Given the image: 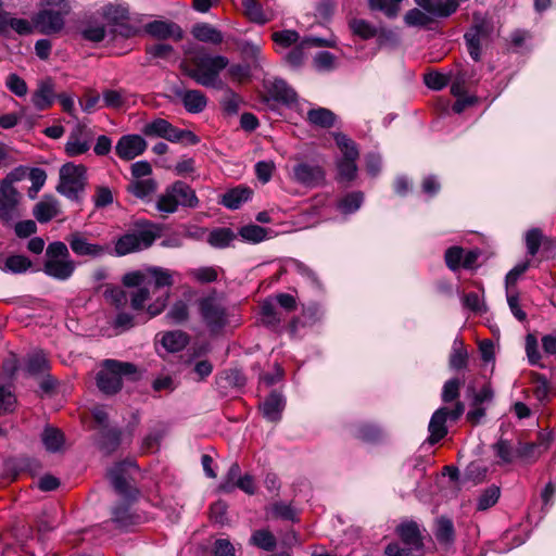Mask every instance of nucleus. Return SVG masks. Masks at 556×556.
I'll return each mask as SVG.
<instances>
[{
    "mask_svg": "<svg viewBox=\"0 0 556 556\" xmlns=\"http://www.w3.org/2000/svg\"><path fill=\"white\" fill-rule=\"evenodd\" d=\"M193 67H186L185 73L197 84L204 87H217L219 74L228 67L229 60L224 55L199 52L191 60Z\"/></svg>",
    "mask_w": 556,
    "mask_h": 556,
    "instance_id": "nucleus-1",
    "label": "nucleus"
},
{
    "mask_svg": "<svg viewBox=\"0 0 556 556\" xmlns=\"http://www.w3.org/2000/svg\"><path fill=\"white\" fill-rule=\"evenodd\" d=\"M140 376V369L132 363L105 359L97 375V386L105 394H115L122 389L123 377L137 380Z\"/></svg>",
    "mask_w": 556,
    "mask_h": 556,
    "instance_id": "nucleus-2",
    "label": "nucleus"
},
{
    "mask_svg": "<svg viewBox=\"0 0 556 556\" xmlns=\"http://www.w3.org/2000/svg\"><path fill=\"white\" fill-rule=\"evenodd\" d=\"M76 268L75 261L71 257L65 242H51L46 250L43 271L58 280H67Z\"/></svg>",
    "mask_w": 556,
    "mask_h": 556,
    "instance_id": "nucleus-3",
    "label": "nucleus"
},
{
    "mask_svg": "<svg viewBox=\"0 0 556 556\" xmlns=\"http://www.w3.org/2000/svg\"><path fill=\"white\" fill-rule=\"evenodd\" d=\"M70 11L66 0H46L33 17L34 25L41 34H56L63 29Z\"/></svg>",
    "mask_w": 556,
    "mask_h": 556,
    "instance_id": "nucleus-4",
    "label": "nucleus"
},
{
    "mask_svg": "<svg viewBox=\"0 0 556 556\" xmlns=\"http://www.w3.org/2000/svg\"><path fill=\"white\" fill-rule=\"evenodd\" d=\"M333 138L341 152V156L336 162L338 170L337 180L339 182H351L357 176L356 161L359 155L357 146L342 132H333Z\"/></svg>",
    "mask_w": 556,
    "mask_h": 556,
    "instance_id": "nucleus-5",
    "label": "nucleus"
},
{
    "mask_svg": "<svg viewBox=\"0 0 556 556\" xmlns=\"http://www.w3.org/2000/svg\"><path fill=\"white\" fill-rule=\"evenodd\" d=\"M86 172V167L80 164L70 162L62 165L56 191L71 200H78L87 184Z\"/></svg>",
    "mask_w": 556,
    "mask_h": 556,
    "instance_id": "nucleus-6",
    "label": "nucleus"
},
{
    "mask_svg": "<svg viewBox=\"0 0 556 556\" xmlns=\"http://www.w3.org/2000/svg\"><path fill=\"white\" fill-rule=\"evenodd\" d=\"M138 466L134 460L115 464L109 471L110 481L118 495L125 500H136L138 490L131 484Z\"/></svg>",
    "mask_w": 556,
    "mask_h": 556,
    "instance_id": "nucleus-7",
    "label": "nucleus"
},
{
    "mask_svg": "<svg viewBox=\"0 0 556 556\" xmlns=\"http://www.w3.org/2000/svg\"><path fill=\"white\" fill-rule=\"evenodd\" d=\"M492 33L493 24L489 20L475 14L472 26L464 35L468 53L473 61L481 60L482 47L489 43Z\"/></svg>",
    "mask_w": 556,
    "mask_h": 556,
    "instance_id": "nucleus-8",
    "label": "nucleus"
},
{
    "mask_svg": "<svg viewBox=\"0 0 556 556\" xmlns=\"http://www.w3.org/2000/svg\"><path fill=\"white\" fill-rule=\"evenodd\" d=\"M465 412L464 403L457 401L453 409L447 407L438 408L431 416L428 431L430 433L428 442L435 444L447 434V419L456 421Z\"/></svg>",
    "mask_w": 556,
    "mask_h": 556,
    "instance_id": "nucleus-9",
    "label": "nucleus"
},
{
    "mask_svg": "<svg viewBox=\"0 0 556 556\" xmlns=\"http://www.w3.org/2000/svg\"><path fill=\"white\" fill-rule=\"evenodd\" d=\"M150 294L151 283H144V286L129 291L128 298L130 302V307L134 311L146 309L150 317L157 316L165 309L167 305L169 299V291H165L162 295L157 296L153 303L146 306V302L150 299Z\"/></svg>",
    "mask_w": 556,
    "mask_h": 556,
    "instance_id": "nucleus-10",
    "label": "nucleus"
},
{
    "mask_svg": "<svg viewBox=\"0 0 556 556\" xmlns=\"http://www.w3.org/2000/svg\"><path fill=\"white\" fill-rule=\"evenodd\" d=\"M199 309L203 321L213 331L222 329L228 323L227 309L214 294L201 299Z\"/></svg>",
    "mask_w": 556,
    "mask_h": 556,
    "instance_id": "nucleus-11",
    "label": "nucleus"
},
{
    "mask_svg": "<svg viewBox=\"0 0 556 556\" xmlns=\"http://www.w3.org/2000/svg\"><path fill=\"white\" fill-rule=\"evenodd\" d=\"M65 240L72 252L77 256L99 258L111 254L110 245L90 242L88 235L83 231L71 232L66 236Z\"/></svg>",
    "mask_w": 556,
    "mask_h": 556,
    "instance_id": "nucleus-12",
    "label": "nucleus"
},
{
    "mask_svg": "<svg viewBox=\"0 0 556 556\" xmlns=\"http://www.w3.org/2000/svg\"><path fill=\"white\" fill-rule=\"evenodd\" d=\"M155 240V235L144 230L134 233H126L115 242L114 252L117 256H124L129 253L148 249Z\"/></svg>",
    "mask_w": 556,
    "mask_h": 556,
    "instance_id": "nucleus-13",
    "label": "nucleus"
},
{
    "mask_svg": "<svg viewBox=\"0 0 556 556\" xmlns=\"http://www.w3.org/2000/svg\"><path fill=\"white\" fill-rule=\"evenodd\" d=\"M21 194L14 186L11 185L10 179H3L0 182V220L10 223L18 214V203Z\"/></svg>",
    "mask_w": 556,
    "mask_h": 556,
    "instance_id": "nucleus-14",
    "label": "nucleus"
},
{
    "mask_svg": "<svg viewBox=\"0 0 556 556\" xmlns=\"http://www.w3.org/2000/svg\"><path fill=\"white\" fill-rule=\"evenodd\" d=\"M326 173L317 164L301 162L293 167V179L305 187H317L325 182Z\"/></svg>",
    "mask_w": 556,
    "mask_h": 556,
    "instance_id": "nucleus-15",
    "label": "nucleus"
},
{
    "mask_svg": "<svg viewBox=\"0 0 556 556\" xmlns=\"http://www.w3.org/2000/svg\"><path fill=\"white\" fill-rule=\"evenodd\" d=\"M396 533L414 556L421 555L424 542L419 526L415 521L402 522L397 526Z\"/></svg>",
    "mask_w": 556,
    "mask_h": 556,
    "instance_id": "nucleus-16",
    "label": "nucleus"
},
{
    "mask_svg": "<svg viewBox=\"0 0 556 556\" xmlns=\"http://www.w3.org/2000/svg\"><path fill=\"white\" fill-rule=\"evenodd\" d=\"M90 149V137L85 125L77 124L67 137L65 153L70 157L78 156Z\"/></svg>",
    "mask_w": 556,
    "mask_h": 556,
    "instance_id": "nucleus-17",
    "label": "nucleus"
},
{
    "mask_svg": "<svg viewBox=\"0 0 556 556\" xmlns=\"http://www.w3.org/2000/svg\"><path fill=\"white\" fill-rule=\"evenodd\" d=\"M147 149V141L139 135H125L119 138L115 147L116 154L122 160H132L141 155Z\"/></svg>",
    "mask_w": 556,
    "mask_h": 556,
    "instance_id": "nucleus-18",
    "label": "nucleus"
},
{
    "mask_svg": "<svg viewBox=\"0 0 556 556\" xmlns=\"http://www.w3.org/2000/svg\"><path fill=\"white\" fill-rule=\"evenodd\" d=\"M333 45L323 38L318 37H306L302 39L287 55L285 56L286 62L294 68L300 67L305 59V49L311 47H332Z\"/></svg>",
    "mask_w": 556,
    "mask_h": 556,
    "instance_id": "nucleus-19",
    "label": "nucleus"
},
{
    "mask_svg": "<svg viewBox=\"0 0 556 556\" xmlns=\"http://www.w3.org/2000/svg\"><path fill=\"white\" fill-rule=\"evenodd\" d=\"M147 34L157 39H182L184 31L179 25L169 21H153L144 26Z\"/></svg>",
    "mask_w": 556,
    "mask_h": 556,
    "instance_id": "nucleus-20",
    "label": "nucleus"
},
{
    "mask_svg": "<svg viewBox=\"0 0 556 556\" xmlns=\"http://www.w3.org/2000/svg\"><path fill=\"white\" fill-rule=\"evenodd\" d=\"M549 435L540 434L539 443H519L516 447V458H520L522 462L531 464L539 459L543 452L548 448Z\"/></svg>",
    "mask_w": 556,
    "mask_h": 556,
    "instance_id": "nucleus-21",
    "label": "nucleus"
},
{
    "mask_svg": "<svg viewBox=\"0 0 556 556\" xmlns=\"http://www.w3.org/2000/svg\"><path fill=\"white\" fill-rule=\"evenodd\" d=\"M415 3L434 17H447L457 8V0H414Z\"/></svg>",
    "mask_w": 556,
    "mask_h": 556,
    "instance_id": "nucleus-22",
    "label": "nucleus"
},
{
    "mask_svg": "<svg viewBox=\"0 0 556 556\" xmlns=\"http://www.w3.org/2000/svg\"><path fill=\"white\" fill-rule=\"evenodd\" d=\"M268 94L276 101L291 104L296 100L295 91L280 78H275L265 83Z\"/></svg>",
    "mask_w": 556,
    "mask_h": 556,
    "instance_id": "nucleus-23",
    "label": "nucleus"
},
{
    "mask_svg": "<svg viewBox=\"0 0 556 556\" xmlns=\"http://www.w3.org/2000/svg\"><path fill=\"white\" fill-rule=\"evenodd\" d=\"M176 96L181 100L187 112L197 114L202 112L207 104L205 94L200 90H176Z\"/></svg>",
    "mask_w": 556,
    "mask_h": 556,
    "instance_id": "nucleus-24",
    "label": "nucleus"
},
{
    "mask_svg": "<svg viewBox=\"0 0 556 556\" xmlns=\"http://www.w3.org/2000/svg\"><path fill=\"white\" fill-rule=\"evenodd\" d=\"M54 99V84L51 78H46L38 84L31 101L38 110H46L53 104Z\"/></svg>",
    "mask_w": 556,
    "mask_h": 556,
    "instance_id": "nucleus-25",
    "label": "nucleus"
},
{
    "mask_svg": "<svg viewBox=\"0 0 556 556\" xmlns=\"http://www.w3.org/2000/svg\"><path fill=\"white\" fill-rule=\"evenodd\" d=\"M60 213L59 202L51 195H45L34 207L33 214L39 223H48Z\"/></svg>",
    "mask_w": 556,
    "mask_h": 556,
    "instance_id": "nucleus-26",
    "label": "nucleus"
},
{
    "mask_svg": "<svg viewBox=\"0 0 556 556\" xmlns=\"http://www.w3.org/2000/svg\"><path fill=\"white\" fill-rule=\"evenodd\" d=\"M285 407L282 395L276 391L271 392L261 404L263 416L269 421H277L281 417Z\"/></svg>",
    "mask_w": 556,
    "mask_h": 556,
    "instance_id": "nucleus-27",
    "label": "nucleus"
},
{
    "mask_svg": "<svg viewBox=\"0 0 556 556\" xmlns=\"http://www.w3.org/2000/svg\"><path fill=\"white\" fill-rule=\"evenodd\" d=\"M251 195L252 190L249 187L238 186L224 193L220 203L229 210H237L249 201Z\"/></svg>",
    "mask_w": 556,
    "mask_h": 556,
    "instance_id": "nucleus-28",
    "label": "nucleus"
},
{
    "mask_svg": "<svg viewBox=\"0 0 556 556\" xmlns=\"http://www.w3.org/2000/svg\"><path fill=\"white\" fill-rule=\"evenodd\" d=\"M129 501L115 505L112 508V521L117 528L125 529L137 522L138 517L130 511Z\"/></svg>",
    "mask_w": 556,
    "mask_h": 556,
    "instance_id": "nucleus-29",
    "label": "nucleus"
},
{
    "mask_svg": "<svg viewBox=\"0 0 556 556\" xmlns=\"http://www.w3.org/2000/svg\"><path fill=\"white\" fill-rule=\"evenodd\" d=\"M191 34L202 42L219 45L223 41V34L207 23H199L192 27Z\"/></svg>",
    "mask_w": 556,
    "mask_h": 556,
    "instance_id": "nucleus-30",
    "label": "nucleus"
},
{
    "mask_svg": "<svg viewBox=\"0 0 556 556\" xmlns=\"http://www.w3.org/2000/svg\"><path fill=\"white\" fill-rule=\"evenodd\" d=\"M172 192L176 193L178 206L195 207L199 203L194 190L182 181H175L172 185Z\"/></svg>",
    "mask_w": 556,
    "mask_h": 556,
    "instance_id": "nucleus-31",
    "label": "nucleus"
},
{
    "mask_svg": "<svg viewBox=\"0 0 556 556\" xmlns=\"http://www.w3.org/2000/svg\"><path fill=\"white\" fill-rule=\"evenodd\" d=\"M41 441L47 451L56 453L63 448L65 439L63 432L59 429L47 427L41 433Z\"/></svg>",
    "mask_w": 556,
    "mask_h": 556,
    "instance_id": "nucleus-32",
    "label": "nucleus"
},
{
    "mask_svg": "<svg viewBox=\"0 0 556 556\" xmlns=\"http://www.w3.org/2000/svg\"><path fill=\"white\" fill-rule=\"evenodd\" d=\"M307 121L315 126L329 128L334 125L336 115L326 108L312 109L307 112Z\"/></svg>",
    "mask_w": 556,
    "mask_h": 556,
    "instance_id": "nucleus-33",
    "label": "nucleus"
},
{
    "mask_svg": "<svg viewBox=\"0 0 556 556\" xmlns=\"http://www.w3.org/2000/svg\"><path fill=\"white\" fill-rule=\"evenodd\" d=\"M31 267V261L24 255H11L0 264L4 273L23 274Z\"/></svg>",
    "mask_w": 556,
    "mask_h": 556,
    "instance_id": "nucleus-34",
    "label": "nucleus"
},
{
    "mask_svg": "<svg viewBox=\"0 0 556 556\" xmlns=\"http://www.w3.org/2000/svg\"><path fill=\"white\" fill-rule=\"evenodd\" d=\"M492 450L500 458L498 464L501 465L511 464L516 459V448L506 439L501 438L492 445Z\"/></svg>",
    "mask_w": 556,
    "mask_h": 556,
    "instance_id": "nucleus-35",
    "label": "nucleus"
},
{
    "mask_svg": "<svg viewBox=\"0 0 556 556\" xmlns=\"http://www.w3.org/2000/svg\"><path fill=\"white\" fill-rule=\"evenodd\" d=\"M349 27L353 35L363 40H368L377 35V28L364 18H351Z\"/></svg>",
    "mask_w": 556,
    "mask_h": 556,
    "instance_id": "nucleus-36",
    "label": "nucleus"
},
{
    "mask_svg": "<svg viewBox=\"0 0 556 556\" xmlns=\"http://www.w3.org/2000/svg\"><path fill=\"white\" fill-rule=\"evenodd\" d=\"M188 343V337L182 331H168L163 334L162 344L169 352L181 351Z\"/></svg>",
    "mask_w": 556,
    "mask_h": 556,
    "instance_id": "nucleus-37",
    "label": "nucleus"
},
{
    "mask_svg": "<svg viewBox=\"0 0 556 556\" xmlns=\"http://www.w3.org/2000/svg\"><path fill=\"white\" fill-rule=\"evenodd\" d=\"M434 535L441 544H451L454 541V526L451 519L441 517L435 522Z\"/></svg>",
    "mask_w": 556,
    "mask_h": 556,
    "instance_id": "nucleus-38",
    "label": "nucleus"
},
{
    "mask_svg": "<svg viewBox=\"0 0 556 556\" xmlns=\"http://www.w3.org/2000/svg\"><path fill=\"white\" fill-rule=\"evenodd\" d=\"M433 15L425 10L414 8L404 15V23L409 27H425L433 21Z\"/></svg>",
    "mask_w": 556,
    "mask_h": 556,
    "instance_id": "nucleus-39",
    "label": "nucleus"
},
{
    "mask_svg": "<svg viewBox=\"0 0 556 556\" xmlns=\"http://www.w3.org/2000/svg\"><path fill=\"white\" fill-rule=\"evenodd\" d=\"M9 27L16 31L18 35L23 36L31 34L34 28H36L34 21L29 22L25 18L12 17L10 13L5 12L3 33H5Z\"/></svg>",
    "mask_w": 556,
    "mask_h": 556,
    "instance_id": "nucleus-40",
    "label": "nucleus"
},
{
    "mask_svg": "<svg viewBox=\"0 0 556 556\" xmlns=\"http://www.w3.org/2000/svg\"><path fill=\"white\" fill-rule=\"evenodd\" d=\"M236 239L235 232L229 228H217L207 238V242L218 249L228 247Z\"/></svg>",
    "mask_w": 556,
    "mask_h": 556,
    "instance_id": "nucleus-41",
    "label": "nucleus"
},
{
    "mask_svg": "<svg viewBox=\"0 0 556 556\" xmlns=\"http://www.w3.org/2000/svg\"><path fill=\"white\" fill-rule=\"evenodd\" d=\"M250 543L261 549L271 552L277 545L276 538L268 530H256L250 538Z\"/></svg>",
    "mask_w": 556,
    "mask_h": 556,
    "instance_id": "nucleus-42",
    "label": "nucleus"
},
{
    "mask_svg": "<svg viewBox=\"0 0 556 556\" xmlns=\"http://www.w3.org/2000/svg\"><path fill=\"white\" fill-rule=\"evenodd\" d=\"M147 274L153 279V290L170 287L174 283V273L168 269L162 267H150L147 269Z\"/></svg>",
    "mask_w": 556,
    "mask_h": 556,
    "instance_id": "nucleus-43",
    "label": "nucleus"
},
{
    "mask_svg": "<svg viewBox=\"0 0 556 556\" xmlns=\"http://www.w3.org/2000/svg\"><path fill=\"white\" fill-rule=\"evenodd\" d=\"M242 8L244 14L254 23L265 24L270 20L256 0H242Z\"/></svg>",
    "mask_w": 556,
    "mask_h": 556,
    "instance_id": "nucleus-44",
    "label": "nucleus"
},
{
    "mask_svg": "<svg viewBox=\"0 0 556 556\" xmlns=\"http://www.w3.org/2000/svg\"><path fill=\"white\" fill-rule=\"evenodd\" d=\"M26 371L29 375L42 374L48 368V359L41 351L29 354L25 364Z\"/></svg>",
    "mask_w": 556,
    "mask_h": 556,
    "instance_id": "nucleus-45",
    "label": "nucleus"
},
{
    "mask_svg": "<svg viewBox=\"0 0 556 556\" xmlns=\"http://www.w3.org/2000/svg\"><path fill=\"white\" fill-rule=\"evenodd\" d=\"M102 97L104 105L111 109H121L127 102V92L123 89H105Z\"/></svg>",
    "mask_w": 556,
    "mask_h": 556,
    "instance_id": "nucleus-46",
    "label": "nucleus"
},
{
    "mask_svg": "<svg viewBox=\"0 0 556 556\" xmlns=\"http://www.w3.org/2000/svg\"><path fill=\"white\" fill-rule=\"evenodd\" d=\"M165 434L166 428L163 426L152 429L142 441V451L148 453L157 450Z\"/></svg>",
    "mask_w": 556,
    "mask_h": 556,
    "instance_id": "nucleus-47",
    "label": "nucleus"
},
{
    "mask_svg": "<svg viewBox=\"0 0 556 556\" xmlns=\"http://www.w3.org/2000/svg\"><path fill=\"white\" fill-rule=\"evenodd\" d=\"M500 488L496 485H491L483 491V493L479 496L477 501V509L478 510H486L493 505H495L500 498Z\"/></svg>",
    "mask_w": 556,
    "mask_h": 556,
    "instance_id": "nucleus-48",
    "label": "nucleus"
},
{
    "mask_svg": "<svg viewBox=\"0 0 556 556\" xmlns=\"http://www.w3.org/2000/svg\"><path fill=\"white\" fill-rule=\"evenodd\" d=\"M175 195L176 193L172 192V186L166 188V190L159 197L156 208L166 214L175 213L178 208Z\"/></svg>",
    "mask_w": 556,
    "mask_h": 556,
    "instance_id": "nucleus-49",
    "label": "nucleus"
},
{
    "mask_svg": "<svg viewBox=\"0 0 556 556\" xmlns=\"http://www.w3.org/2000/svg\"><path fill=\"white\" fill-rule=\"evenodd\" d=\"M104 296L108 302L113 304L117 309L124 308L128 301V292L118 287H110L104 291Z\"/></svg>",
    "mask_w": 556,
    "mask_h": 556,
    "instance_id": "nucleus-50",
    "label": "nucleus"
},
{
    "mask_svg": "<svg viewBox=\"0 0 556 556\" xmlns=\"http://www.w3.org/2000/svg\"><path fill=\"white\" fill-rule=\"evenodd\" d=\"M468 353L463 348V343L460 341H455L453 345V351L450 356V367L453 369H462L467 366Z\"/></svg>",
    "mask_w": 556,
    "mask_h": 556,
    "instance_id": "nucleus-51",
    "label": "nucleus"
},
{
    "mask_svg": "<svg viewBox=\"0 0 556 556\" xmlns=\"http://www.w3.org/2000/svg\"><path fill=\"white\" fill-rule=\"evenodd\" d=\"M363 200L362 192L349 193L339 202V208L344 214L354 213L361 207Z\"/></svg>",
    "mask_w": 556,
    "mask_h": 556,
    "instance_id": "nucleus-52",
    "label": "nucleus"
},
{
    "mask_svg": "<svg viewBox=\"0 0 556 556\" xmlns=\"http://www.w3.org/2000/svg\"><path fill=\"white\" fill-rule=\"evenodd\" d=\"M156 189V184L153 179L135 180L128 187V190L137 198H144L153 193Z\"/></svg>",
    "mask_w": 556,
    "mask_h": 556,
    "instance_id": "nucleus-53",
    "label": "nucleus"
},
{
    "mask_svg": "<svg viewBox=\"0 0 556 556\" xmlns=\"http://www.w3.org/2000/svg\"><path fill=\"white\" fill-rule=\"evenodd\" d=\"M168 121L164 118H155L151 122H148L142 127L141 131L147 137H160L164 138L166 134V128L168 127Z\"/></svg>",
    "mask_w": 556,
    "mask_h": 556,
    "instance_id": "nucleus-54",
    "label": "nucleus"
},
{
    "mask_svg": "<svg viewBox=\"0 0 556 556\" xmlns=\"http://www.w3.org/2000/svg\"><path fill=\"white\" fill-rule=\"evenodd\" d=\"M104 17L114 26L129 18L128 9L122 5H109L104 9Z\"/></svg>",
    "mask_w": 556,
    "mask_h": 556,
    "instance_id": "nucleus-55",
    "label": "nucleus"
},
{
    "mask_svg": "<svg viewBox=\"0 0 556 556\" xmlns=\"http://www.w3.org/2000/svg\"><path fill=\"white\" fill-rule=\"evenodd\" d=\"M531 382L534 386L535 397L541 402L545 401L551 390L547 379L541 374L531 372Z\"/></svg>",
    "mask_w": 556,
    "mask_h": 556,
    "instance_id": "nucleus-56",
    "label": "nucleus"
},
{
    "mask_svg": "<svg viewBox=\"0 0 556 556\" xmlns=\"http://www.w3.org/2000/svg\"><path fill=\"white\" fill-rule=\"evenodd\" d=\"M239 235L245 241L258 243L266 238V229L257 225H248L240 229Z\"/></svg>",
    "mask_w": 556,
    "mask_h": 556,
    "instance_id": "nucleus-57",
    "label": "nucleus"
},
{
    "mask_svg": "<svg viewBox=\"0 0 556 556\" xmlns=\"http://www.w3.org/2000/svg\"><path fill=\"white\" fill-rule=\"evenodd\" d=\"M462 386L463 381H460L458 378L447 380L442 389V401L444 403H451L456 401L459 397V391Z\"/></svg>",
    "mask_w": 556,
    "mask_h": 556,
    "instance_id": "nucleus-58",
    "label": "nucleus"
},
{
    "mask_svg": "<svg viewBox=\"0 0 556 556\" xmlns=\"http://www.w3.org/2000/svg\"><path fill=\"white\" fill-rule=\"evenodd\" d=\"M17 401L10 388L0 386V415L14 412Z\"/></svg>",
    "mask_w": 556,
    "mask_h": 556,
    "instance_id": "nucleus-59",
    "label": "nucleus"
},
{
    "mask_svg": "<svg viewBox=\"0 0 556 556\" xmlns=\"http://www.w3.org/2000/svg\"><path fill=\"white\" fill-rule=\"evenodd\" d=\"M368 7L371 11H382L389 18H395L400 12V7L388 0H368Z\"/></svg>",
    "mask_w": 556,
    "mask_h": 556,
    "instance_id": "nucleus-60",
    "label": "nucleus"
},
{
    "mask_svg": "<svg viewBox=\"0 0 556 556\" xmlns=\"http://www.w3.org/2000/svg\"><path fill=\"white\" fill-rule=\"evenodd\" d=\"M313 64L319 72H329L336 67V56L328 51H321L314 56Z\"/></svg>",
    "mask_w": 556,
    "mask_h": 556,
    "instance_id": "nucleus-61",
    "label": "nucleus"
},
{
    "mask_svg": "<svg viewBox=\"0 0 556 556\" xmlns=\"http://www.w3.org/2000/svg\"><path fill=\"white\" fill-rule=\"evenodd\" d=\"M280 313L277 311L275 304L270 301H265L262 304V321L267 326H277L281 321Z\"/></svg>",
    "mask_w": 556,
    "mask_h": 556,
    "instance_id": "nucleus-62",
    "label": "nucleus"
},
{
    "mask_svg": "<svg viewBox=\"0 0 556 556\" xmlns=\"http://www.w3.org/2000/svg\"><path fill=\"white\" fill-rule=\"evenodd\" d=\"M273 40L282 48H289L294 43H298L300 35L298 31L292 29H286L281 31H275L271 35Z\"/></svg>",
    "mask_w": 556,
    "mask_h": 556,
    "instance_id": "nucleus-63",
    "label": "nucleus"
},
{
    "mask_svg": "<svg viewBox=\"0 0 556 556\" xmlns=\"http://www.w3.org/2000/svg\"><path fill=\"white\" fill-rule=\"evenodd\" d=\"M188 305L184 301H177L173 304L166 317L174 324H180L188 319Z\"/></svg>",
    "mask_w": 556,
    "mask_h": 556,
    "instance_id": "nucleus-64",
    "label": "nucleus"
}]
</instances>
